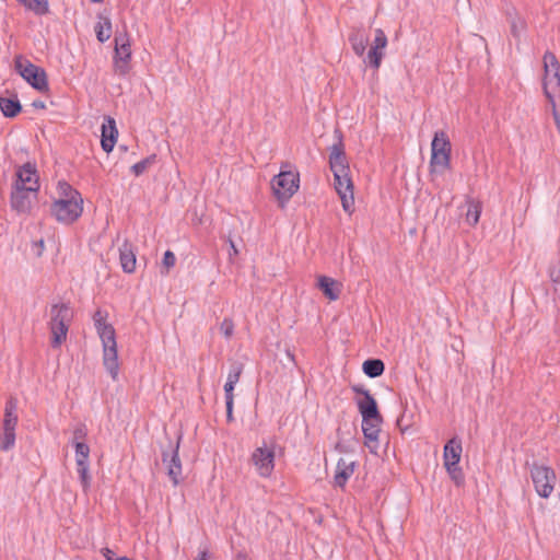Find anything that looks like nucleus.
<instances>
[{
  "instance_id": "f257e3e1",
  "label": "nucleus",
  "mask_w": 560,
  "mask_h": 560,
  "mask_svg": "<svg viewBox=\"0 0 560 560\" xmlns=\"http://www.w3.org/2000/svg\"><path fill=\"white\" fill-rule=\"evenodd\" d=\"M351 389L362 397L357 399V406L362 417V431L365 439L364 444L370 452L377 454L378 435L383 418L378 411L377 402L369 389L362 385H353Z\"/></svg>"
},
{
  "instance_id": "f03ea898",
  "label": "nucleus",
  "mask_w": 560,
  "mask_h": 560,
  "mask_svg": "<svg viewBox=\"0 0 560 560\" xmlns=\"http://www.w3.org/2000/svg\"><path fill=\"white\" fill-rule=\"evenodd\" d=\"M107 313L97 310L93 315L94 326L102 340L103 364L112 378L116 381L119 373L116 332L113 325L107 324Z\"/></svg>"
},
{
  "instance_id": "7ed1b4c3",
  "label": "nucleus",
  "mask_w": 560,
  "mask_h": 560,
  "mask_svg": "<svg viewBox=\"0 0 560 560\" xmlns=\"http://www.w3.org/2000/svg\"><path fill=\"white\" fill-rule=\"evenodd\" d=\"M49 328L51 331V347L58 348L66 340L69 324L73 318V312L68 304H52L50 308Z\"/></svg>"
},
{
  "instance_id": "20e7f679",
  "label": "nucleus",
  "mask_w": 560,
  "mask_h": 560,
  "mask_svg": "<svg viewBox=\"0 0 560 560\" xmlns=\"http://www.w3.org/2000/svg\"><path fill=\"white\" fill-rule=\"evenodd\" d=\"M452 144L445 131L434 133L431 142V173H444L451 167Z\"/></svg>"
},
{
  "instance_id": "39448f33",
  "label": "nucleus",
  "mask_w": 560,
  "mask_h": 560,
  "mask_svg": "<svg viewBox=\"0 0 560 560\" xmlns=\"http://www.w3.org/2000/svg\"><path fill=\"white\" fill-rule=\"evenodd\" d=\"M300 186V174L298 172L281 170L278 175L271 179V188L275 197L281 207L292 198Z\"/></svg>"
},
{
  "instance_id": "423d86ee",
  "label": "nucleus",
  "mask_w": 560,
  "mask_h": 560,
  "mask_svg": "<svg viewBox=\"0 0 560 560\" xmlns=\"http://www.w3.org/2000/svg\"><path fill=\"white\" fill-rule=\"evenodd\" d=\"M462 452H463L462 441L457 436L452 438L444 445V452H443L444 467H445L450 478L453 480V482L457 487L463 486L465 482L464 472L458 465V463L460 460Z\"/></svg>"
},
{
  "instance_id": "0eeeda50",
  "label": "nucleus",
  "mask_w": 560,
  "mask_h": 560,
  "mask_svg": "<svg viewBox=\"0 0 560 560\" xmlns=\"http://www.w3.org/2000/svg\"><path fill=\"white\" fill-rule=\"evenodd\" d=\"M544 91L550 103H553V98L560 96V63L551 51L544 55Z\"/></svg>"
},
{
  "instance_id": "6e6552de",
  "label": "nucleus",
  "mask_w": 560,
  "mask_h": 560,
  "mask_svg": "<svg viewBox=\"0 0 560 560\" xmlns=\"http://www.w3.org/2000/svg\"><path fill=\"white\" fill-rule=\"evenodd\" d=\"M544 91L550 103H553V98L560 96V63L551 51L544 55Z\"/></svg>"
},
{
  "instance_id": "1a4fd4ad",
  "label": "nucleus",
  "mask_w": 560,
  "mask_h": 560,
  "mask_svg": "<svg viewBox=\"0 0 560 560\" xmlns=\"http://www.w3.org/2000/svg\"><path fill=\"white\" fill-rule=\"evenodd\" d=\"M530 478L537 494L547 499L551 495L556 485V474L553 469L546 465L534 463L530 466Z\"/></svg>"
},
{
  "instance_id": "9d476101",
  "label": "nucleus",
  "mask_w": 560,
  "mask_h": 560,
  "mask_svg": "<svg viewBox=\"0 0 560 560\" xmlns=\"http://www.w3.org/2000/svg\"><path fill=\"white\" fill-rule=\"evenodd\" d=\"M83 212V199H56L51 203V215L62 224H71L75 222Z\"/></svg>"
},
{
  "instance_id": "9b49d317",
  "label": "nucleus",
  "mask_w": 560,
  "mask_h": 560,
  "mask_svg": "<svg viewBox=\"0 0 560 560\" xmlns=\"http://www.w3.org/2000/svg\"><path fill=\"white\" fill-rule=\"evenodd\" d=\"M334 186L341 199L342 209L351 214L354 210V197L349 168L334 173Z\"/></svg>"
},
{
  "instance_id": "f8f14e48",
  "label": "nucleus",
  "mask_w": 560,
  "mask_h": 560,
  "mask_svg": "<svg viewBox=\"0 0 560 560\" xmlns=\"http://www.w3.org/2000/svg\"><path fill=\"white\" fill-rule=\"evenodd\" d=\"M115 56L114 70L119 75H126L129 72V61L131 59V48L129 36L126 32L115 35Z\"/></svg>"
},
{
  "instance_id": "ddd939ff",
  "label": "nucleus",
  "mask_w": 560,
  "mask_h": 560,
  "mask_svg": "<svg viewBox=\"0 0 560 560\" xmlns=\"http://www.w3.org/2000/svg\"><path fill=\"white\" fill-rule=\"evenodd\" d=\"M182 435L177 438L176 443L168 441V447L162 451V462L167 468V475L174 486H177L182 479V462L179 458L178 450Z\"/></svg>"
},
{
  "instance_id": "4468645a",
  "label": "nucleus",
  "mask_w": 560,
  "mask_h": 560,
  "mask_svg": "<svg viewBox=\"0 0 560 560\" xmlns=\"http://www.w3.org/2000/svg\"><path fill=\"white\" fill-rule=\"evenodd\" d=\"M15 67L21 77L35 90L39 92L48 91V81L44 69L28 61L22 62L20 59L15 60Z\"/></svg>"
},
{
  "instance_id": "2eb2a0df",
  "label": "nucleus",
  "mask_w": 560,
  "mask_h": 560,
  "mask_svg": "<svg viewBox=\"0 0 560 560\" xmlns=\"http://www.w3.org/2000/svg\"><path fill=\"white\" fill-rule=\"evenodd\" d=\"M252 462L261 477H269L275 468V452L266 445L257 447L252 454Z\"/></svg>"
},
{
  "instance_id": "dca6fc26",
  "label": "nucleus",
  "mask_w": 560,
  "mask_h": 560,
  "mask_svg": "<svg viewBox=\"0 0 560 560\" xmlns=\"http://www.w3.org/2000/svg\"><path fill=\"white\" fill-rule=\"evenodd\" d=\"M37 197L34 188H19L13 186L11 192V207L19 213H28L33 200Z\"/></svg>"
},
{
  "instance_id": "f3484780",
  "label": "nucleus",
  "mask_w": 560,
  "mask_h": 560,
  "mask_svg": "<svg viewBox=\"0 0 560 560\" xmlns=\"http://www.w3.org/2000/svg\"><path fill=\"white\" fill-rule=\"evenodd\" d=\"M14 187L34 188V191L38 192L39 182L37 171L34 164L25 163L18 170Z\"/></svg>"
},
{
  "instance_id": "a211bd4d",
  "label": "nucleus",
  "mask_w": 560,
  "mask_h": 560,
  "mask_svg": "<svg viewBox=\"0 0 560 560\" xmlns=\"http://www.w3.org/2000/svg\"><path fill=\"white\" fill-rule=\"evenodd\" d=\"M357 467V462L354 460H347L345 458H339L336 465V471L334 476V483L336 487L345 488L348 480L351 478V476L354 472V469Z\"/></svg>"
},
{
  "instance_id": "6ab92c4d",
  "label": "nucleus",
  "mask_w": 560,
  "mask_h": 560,
  "mask_svg": "<svg viewBox=\"0 0 560 560\" xmlns=\"http://www.w3.org/2000/svg\"><path fill=\"white\" fill-rule=\"evenodd\" d=\"M118 136V130L116 128L115 119L110 116H107L105 118V122L102 126V139H101V145L102 149L109 153L116 143Z\"/></svg>"
},
{
  "instance_id": "aec40b11",
  "label": "nucleus",
  "mask_w": 560,
  "mask_h": 560,
  "mask_svg": "<svg viewBox=\"0 0 560 560\" xmlns=\"http://www.w3.org/2000/svg\"><path fill=\"white\" fill-rule=\"evenodd\" d=\"M349 43L353 52L363 57L369 44V34L362 27H353L349 34Z\"/></svg>"
},
{
  "instance_id": "412c9836",
  "label": "nucleus",
  "mask_w": 560,
  "mask_h": 560,
  "mask_svg": "<svg viewBox=\"0 0 560 560\" xmlns=\"http://www.w3.org/2000/svg\"><path fill=\"white\" fill-rule=\"evenodd\" d=\"M329 165L330 170L334 173L336 172H342L347 168H349L347 156L343 151L342 143L334 144L330 149L329 154Z\"/></svg>"
},
{
  "instance_id": "4be33fe9",
  "label": "nucleus",
  "mask_w": 560,
  "mask_h": 560,
  "mask_svg": "<svg viewBox=\"0 0 560 560\" xmlns=\"http://www.w3.org/2000/svg\"><path fill=\"white\" fill-rule=\"evenodd\" d=\"M119 259L121 268L126 273H132L136 270V254L128 241H125L119 247Z\"/></svg>"
},
{
  "instance_id": "5701e85b",
  "label": "nucleus",
  "mask_w": 560,
  "mask_h": 560,
  "mask_svg": "<svg viewBox=\"0 0 560 560\" xmlns=\"http://www.w3.org/2000/svg\"><path fill=\"white\" fill-rule=\"evenodd\" d=\"M318 289L327 296L330 301H336L340 295V288L337 281L332 278L320 276L318 278Z\"/></svg>"
},
{
  "instance_id": "b1692460",
  "label": "nucleus",
  "mask_w": 560,
  "mask_h": 560,
  "mask_svg": "<svg viewBox=\"0 0 560 560\" xmlns=\"http://www.w3.org/2000/svg\"><path fill=\"white\" fill-rule=\"evenodd\" d=\"M16 409H18V401H16L15 398L11 397L5 402L4 419H3V423H2V429H13V430H15L16 424H18Z\"/></svg>"
},
{
  "instance_id": "393cba45",
  "label": "nucleus",
  "mask_w": 560,
  "mask_h": 560,
  "mask_svg": "<svg viewBox=\"0 0 560 560\" xmlns=\"http://www.w3.org/2000/svg\"><path fill=\"white\" fill-rule=\"evenodd\" d=\"M98 22L95 25V34L101 43H105L112 36V21L108 16L98 14Z\"/></svg>"
},
{
  "instance_id": "a878e982",
  "label": "nucleus",
  "mask_w": 560,
  "mask_h": 560,
  "mask_svg": "<svg viewBox=\"0 0 560 560\" xmlns=\"http://www.w3.org/2000/svg\"><path fill=\"white\" fill-rule=\"evenodd\" d=\"M0 109L5 117L13 118L22 110V106L16 97H0Z\"/></svg>"
},
{
  "instance_id": "bb28decb",
  "label": "nucleus",
  "mask_w": 560,
  "mask_h": 560,
  "mask_svg": "<svg viewBox=\"0 0 560 560\" xmlns=\"http://www.w3.org/2000/svg\"><path fill=\"white\" fill-rule=\"evenodd\" d=\"M362 370L371 378L381 376L385 371V364L381 359H369L363 362Z\"/></svg>"
},
{
  "instance_id": "cd10ccee",
  "label": "nucleus",
  "mask_w": 560,
  "mask_h": 560,
  "mask_svg": "<svg viewBox=\"0 0 560 560\" xmlns=\"http://www.w3.org/2000/svg\"><path fill=\"white\" fill-rule=\"evenodd\" d=\"M25 9L34 12L36 15H45L49 13L48 0H18Z\"/></svg>"
},
{
  "instance_id": "c85d7f7f",
  "label": "nucleus",
  "mask_w": 560,
  "mask_h": 560,
  "mask_svg": "<svg viewBox=\"0 0 560 560\" xmlns=\"http://www.w3.org/2000/svg\"><path fill=\"white\" fill-rule=\"evenodd\" d=\"M57 194H58V199H63V200H70V199L78 200L79 198H82L81 194L66 180L58 182Z\"/></svg>"
},
{
  "instance_id": "c756f323",
  "label": "nucleus",
  "mask_w": 560,
  "mask_h": 560,
  "mask_svg": "<svg viewBox=\"0 0 560 560\" xmlns=\"http://www.w3.org/2000/svg\"><path fill=\"white\" fill-rule=\"evenodd\" d=\"M466 220L470 225H476L481 214V203L474 199L467 200Z\"/></svg>"
},
{
  "instance_id": "7c9ffc66",
  "label": "nucleus",
  "mask_w": 560,
  "mask_h": 560,
  "mask_svg": "<svg viewBox=\"0 0 560 560\" xmlns=\"http://www.w3.org/2000/svg\"><path fill=\"white\" fill-rule=\"evenodd\" d=\"M77 471L82 485L83 491L86 492L91 486V476L89 474V462L77 460Z\"/></svg>"
},
{
  "instance_id": "2f4dec72",
  "label": "nucleus",
  "mask_w": 560,
  "mask_h": 560,
  "mask_svg": "<svg viewBox=\"0 0 560 560\" xmlns=\"http://www.w3.org/2000/svg\"><path fill=\"white\" fill-rule=\"evenodd\" d=\"M15 444V430L2 429L0 436V451L8 452L14 447Z\"/></svg>"
},
{
  "instance_id": "473e14b6",
  "label": "nucleus",
  "mask_w": 560,
  "mask_h": 560,
  "mask_svg": "<svg viewBox=\"0 0 560 560\" xmlns=\"http://www.w3.org/2000/svg\"><path fill=\"white\" fill-rule=\"evenodd\" d=\"M384 57V49L371 47L364 62L373 69H378Z\"/></svg>"
},
{
  "instance_id": "72a5a7b5",
  "label": "nucleus",
  "mask_w": 560,
  "mask_h": 560,
  "mask_svg": "<svg viewBox=\"0 0 560 560\" xmlns=\"http://www.w3.org/2000/svg\"><path fill=\"white\" fill-rule=\"evenodd\" d=\"M156 161V155L151 154L147 156L145 159L141 160L140 162L133 164L131 166V172L135 176H140L144 172H147Z\"/></svg>"
},
{
  "instance_id": "f704fd0d",
  "label": "nucleus",
  "mask_w": 560,
  "mask_h": 560,
  "mask_svg": "<svg viewBox=\"0 0 560 560\" xmlns=\"http://www.w3.org/2000/svg\"><path fill=\"white\" fill-rule=\"evenodd\" d=\"M397 425L402 433L407 432L413 425V413H408L405 409L400 417L397 419Z\"/></svg>"
},
{
  "instance_id": "c9c22d12",
  "label": "nucleus",
  "mask_w": 560,
  "mask_h": 560,
  "mask_svg": "<svg viewBox=\"0 0 560 560\" xmlns=\"http://www.w3.org/2000/svg\"><path fill=\"white\" fill-rule=\"evenodd\" d=\"M75 450V462L83 460L89 462L90 446L85 442H78L73 444Z\"/></svg>"
},
{
  "instance_id": "e433bc0d",
  "label": "nucleus",
  "mask_w": 560,
  "mask_h": 560,
  "mask_svg": "<svg viewBox=\"0 0 560 560\" xmlns=\"http://www.w3.org/2000/svg\"><path fill=\"white\" fill-rule=\"evenodd\" d=\"M242 372L243 364L234 362L229 371L226 383L235 385L240 381Z\"/></svg>"
},
{
  "instance_id": "4c0bfd02",
  "label": "nucleus",
  "mask_w": 560,
  "mask_h": 560,
  "mask_svg": "<svg viewBox=\"0 0 560 560\" xmlns=\"http://www.w3.org/2000/svg\"><path fill=\"white\" fill-rule=\"evenodd\" d=\"M387 46V36L385 32L382 28L375 30V36L374 40L371 47L377 48V49H385Z\"/></svg>"
},
{
  "instance_id": "58836bf2",
  "label": "nucleus",
  "mask_w": 560,
  "mask_h": 560,
  "mask_svg": "<svg viewBox=\"0 0 560 560\" xmlns=\"http://www.w3.org/2000/svg\"><path fill=\"white\" fill-rule=\"evenodd\" d=\"M220 331L226 339H230L234 334L233 320L231 318H224L220 324Z\"/></svg>"
},
{
  "instance_id": "ea45409f",
  "label": "nucleus",
  "mask_w": 560,
  "mask_h": 560,
  "mask_svg": "<svg viewBox=\"0 0 560 560\" xmlns=\"http://www.w3.org/2000/svg\"><path fill=\"white\" fill-rule=\"evenodd\" d=\"M175 254L172 250H166L162 259V265L165 268V271L163 273L167 275L170 269L175 266Z\"/></svg>"
},
{
  "instance_id": "a19ab883",
  "label": "nucleus",
  "mask_w": 560,
  "mask_h": 560,
  "mask_svg": "<svg viewBox=\"0 0 560 560\" xmlns=\"http://www.w3.org/2000/svg\"><path fill=\"white\" fill-rule=\"evenodd\" d=\"M85 436H86V428H85V425L81 424V425L77 427L73 430L72 444H75L78 442H84Z\"/></svg>"
},
{
  "instance_id": "79ce46f5",
  "label": "nucleus",
  "mask_w": 560,
  "mask_h": 560,
  "mask_svg": "<svg viewBox=\"0 0 560 560\" xmlns=\"http://www.w3.org/2000/svg\"><path fill=\"white\" fill-rule=\"evenodd\" d=\"M549 277L553 283L560 284V265H553L549 268Z\"/></svg>"
},
{
  "instance_id": "37998d69",
  "label": "nucleus",
  "mask_w": 560,
  "mask_h": 560,
  "mask_svg": "<svg viewBox=\"0 0 560 560\" xmlns=\"http://www.w3.org/2000/svg\"><path fill=\"white\" fill-rule=\"evenodd\" d=\"M234 386L235 385H233V384L225 383V385H224L225 402L234 401V395H233Z\"/></svg>"
},
{
  "instance_id": "c03bdc74",
  "label": "nucleus",
  "mask_w": 560,
  "mask_h": 560,
  "mask_svg": "<svg viewBox=\"0 0 560 560\" xmlns=\"http://www.w3.org/2000/svg\"><path fill=\"white\" fill-rule=\"evenodd\" d=\"M233 405H234V401H226L225 402V406H226V420H228V422H232L234 420V418H233Z\"/></svg>"
},
{
  "instance_id": "a18cd8bd",
  "label": "nucleus",
  "mask_w": 560,
  "mask_h": 560,
  "mask_svg": "<svg viewBox=\"0 0 560 560\" xmlns=\"http://www.w3.org/2000/svg\"><path fill=\"white\" fill-rule=\"evenodd\" d=\"M103 552V556L106 558V560H116L115 557V552L113 550H110L109 548H104L102 550Z\"/></svg>"
},
{
  "instance_id": "49530a36",
  "label": "nucleus",
  "mask_w": 560,
  "mask_h": 560,
  "mask_svg": "<svg viewBox=\"0 0 560 560\" xmlns=\"http://www.w3.org/2000/svg\"><path fill=\"white\" fill-rule=\"evenodd\" d=\"M195 560H210L208 550L199 551L198 557Z\"/></svg>"
},
{
  "instance_id": "de8ad7c7",
  "label": "nucleus",
  "mask_w": 560,
  "mask_h": 560,
  "mask_svg": "<svg viewBox=\"0 0 560 560\" xmlns=\"http://www.w3.org/2000/svg\"><path fill=\"white\" fill-rule=\"evenodd\" d=\"M32 106L34 108L44 109L46 107L45 103L43 101L36 100L32 103Z\"/></svg>"
},
{
  "instance_id": "09e8293b",
  "label": "nucleus",
  "mask_w": 560,
  "mask_h": 560,
  "mask_svg": "<svg viewBox=\"0 0 560 560\" xmlns=\"http://www.w3.org/2000/svg\"><path fill=\"white\" fill-rule=\"evenodd\" d=\"M230 247H231L230 256L238 254V250L232 240H230Z\"/></svg>"
},
{
  "instance_id": "8fccbe9b",
  "label": "nucleus",
  "mask_w": 560,
  "mask_h": 560,
  "mask_svg": "<svg viewBox=\"0 0 560 560\" xmlns=\"http://www.w3.org/2000/svg\"><path fill=\"white\" fill-rule=\"evenodd\" d=\"M336 451H338L339 453H346L347 450L343 445H341L340 443H337L336 446H335Z\"/></svg>"
},
{
  "instance_id": "3c124183",
  "label": "nucleus",
  "mask_w": 560,
  "mask_h": 560,
  "mask_svg": "<svg viewBox=\"0 0 560 560\" xmlns=\"http://www.w3.org/2000/svg\"><path fill=\"white\" fill-rule=\"evenodd\" d=\"M285 353H287L288 359H289L291 362L295 363L294 354H293L290 350H287V352H285Z\"/></svg>"
},
{
  "instance_id": "603ef678",
  "label": "nucleus",
  "mask_w": 560,
  "mask_h": 560,
  "mask_svg": "<svg viewBox=\"0 0 560 560\" xmlns=\"http://www.w3.org/2000/svg\"><path fill=\"white\" fill-rule=\"evenodd\" d=\"M237 560H248V559H247V556H246V555L238 553V555H237Z\"/></svg>"
},
{
  "instance_id": "864d4df0",
  "label": "nucleus",
  "mask_w": 560,
  "mask_h": 560,
  "mask_svg": "<svg viewBox=\"0 0 560 560\" xmlns=\"http://www.w3.org/2000/svg\"><path fill=\"white\" fill-rule=\"evenodd\" d=\"M512 32H513L514 34H515V32H516V25H515L514 23L512 24Z\"/></svg>"
},
{
  "instance_id": "5fc2aeb1",
  "label": "nucleus",
  "mask_w": 560,
  "mask_h": 560,
  "mask_svg": "<svg viewBox=\"0 0 560 560\" xmlns=\"http://www.w3.org/2000/svg\"><path fill=\"white\" fill-rule=\"evenodd\" d=\"M38 247H40V248L44 247V241L43 240L39 241Z\"/></svg>"
},
{
  "instance_id": "6e6d98bb",
  "label": "nucleus",
  "mask_w": 560,
  "mask_h": 560,
  "mask_svg": "<svg viewBox=\"0 0 560 560\" xmlns=\"http://www.w3.org/2000/svg\"><path fill=\"white\" fill-rule=\"evenodd\" d=\"M92 2H95V3H98V2H102L103 0H91Z\"/></svg>"
}]
</instances>
